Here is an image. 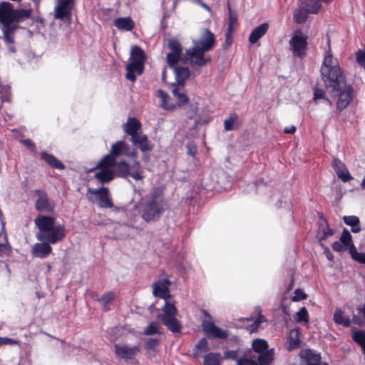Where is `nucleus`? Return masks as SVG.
Wrapping results in <instances>:
<instances>
[{
	"label": "nucleus",
	"mask_w": 365,
	"mask_h": 365,
	"mask_svg": "<svg viewBox=\"0 0 365 365\" xmlns=\"http://www.w3.org/2000/svg\"><path fill=\"white\" fill-rule=\"evenodd\" d=\"M168 280L159 281L153 284V294L164 299L162 307L163 313L158 315V319L162 322L167 329L173 333H180L182 325L177 319L178 312L175 307V301L171 298L168 284Z\"/></svg>",
	"instance_id": "f257e3e1"
},
{
	"label": "nucleus",
	"mask_w": 365,
	"mask_h": 365,
	"mask_svg": "<svg viewBox=\"0 0 365 365\" xmlns=\"http://www.w3.org/2000/svg\"><path fill=\"white\" fill-rule=\"evenodd\" d=\"M327 46V49L324 53L320 72L326 88H331L332 94L335 95L338 94L339 91L345 86L346 78L339 66L338 59L332 54L329 38Z\"/></svg>",
	"instance_id": "f03ea898"
},
{
	"label": "nucleus",
	"mask_w": 365,
	"mask_h": 365,
	"mask_svg": "<svg viewBox=\"0 0 365 365\" xmlns=\"http://www.w3.org/2000/svg\"><path fill=\"white\" fill-rule=\"evenodd\" d=\"M31 9H14L7 1L0 4V24L4 40L9 43H15L14 34L18 29V23L30 17Z\"/></svg>",
	"instance_id": "7ed1b4c3"
},
{
	"label": "nucleus",
	"mask_w": 365,
	"mask_h": 365,
	"mask_svg": "<svg viewBox=\"0 0 365 365\" xmlns=\"http://www.w3.org/2000/svg\"><path fill=\"white\" fill-rule=\"evenodd\" d=\"M194 46L186 50L187 61L191 67H202L210 61L205 53L212 49L215 44L214 34L207 29H203L200 38L193 41Z\"/></svg>",
	"instance_id": "20e7f679"
},
{
	"label": "nucleus",
	"mask_w": 365,
	"mask_h": 365,
	"mask_svg": "<svg viewBox=\"0 0 365 365\" xmlns=\"http://www.w3.org/2000/svg\"><path fill=\"white\" fill-rule=\"evenodd\" d=\"M137 156L135 149L131 148L125 141L119 140L112 145L110 153L101 159V163L115 165L118 175L127 177L130 174V165L125 160L118 161V159L121 157H128L135 160Z\"/></svg>",
	"instance_id": "39448f33"
},
{
	"label": "nucleus",
	"mask_w": 365,
	"mask_h": 365,
	"mask_svg": "<svg viewBox=\"0 0 365 365\" xmlns=\"http://www.w3.org/2000/svg\"><path fill=\"white\" fill-rule=\"evenodd\" d=\"M34 223L38 229L36 237L38 241L56 244L66 236L65 227L56 224V218L53 217L39 215L34 220Z\"/></svg>",
	"instance_id": "423d86ee"
},
{
	"label": "nucleus",
	"mask_w": 365,
	"mask_h": 365,
	"mask_svg": "<svg viewBox=\"0 0 365 365\" xmlns=\"http://www.w3.org/2000/svg\"><path fill=\"white\" fill-rule=\"evenodd\" d=\"M138 210L145 222H155L160 219L165 211V202L163 196L158 191H154L142 198Z\"/></svg>",
	"instance_id": "0eeeda50"
},
{
	"label": "nucleus",
	"mask_w": 365,
	"mask_h": 365,
	"mask_svg": "<svg viewBox=\"0 0 365 365\" xmlns=\"http://www.w3.org/2000/svg\"><path fill=\"white\" fill-rule=\"evenodd\" d=\"M145 56L144 51L138 46L131 48L130 63L126 66V78L135 81V73L140 75L143 71Z\"/></svg>",
	"instance_id": "6e6552de"
},
{
	"label": "nucleus",
	"mask_w": 365,
	"mask_h": 365,
	"mask_svg": "<svg viewBox=\"0 0 365 365\" xmlns=\"http://www.w3.org/2000/svg\"><path fill=\"white\" fill-rule=\"evenodd\" d=\"M253 351L257 354V361L260 365H269L274 359V349H268V344L266 340L257 339L252 341Z\"/></svg>",
	"instance_id": "1a4fd4ad"
},
{
	"label": "nucleus",
	"mask_w": 365,
	"mask_h": 365,
	"mask_svg": "<svg viewBox=\"0 0 365 365\" xmlns=\"http://www.w3.org/2000/svg\"><path fill=\"white\" fill-rule=\"evenodd\" d=\"M86 197L92 202H94L98 199V205L101 208H111L113 207L109 195V190L107 187H103L100 189L88 188Z\"/></svg>",
	"instance_id": "9d476101"
},
{
	"label": "nucleus",
	"mask_w": 365,
	"mask_h": 365,
	"mask_svg": "<svg viewBox=\"0 0 365 365\" xmlns=\"http://www.w3.org/2000/svg\"><path fill=\"white\" fill-rule=\"evenodd\" d=\"M307 36L301 30H297L289 40V46L294 56L300 58L306 56Z\"/></svg>",
	"instance_id": "9b49d317"
},
{
	"label": "nucleus",
	"mask_w": 365,
	"mask_h": 365,
	"mask_svg": "<svg viewBox=\"0 0 365 365\" xmlns=\"http://www.w3.org/2000/svg\"><path fill=\"white\" fill-rule=\"evenodd\" d=\"M332 248L336 252H342L349 250L351 258L354 259V252H357L353 244L350 232L344 229L341 235L339 241H336L332 245Z\"/></svg>",
	"instance_id": "f8f14e48"
},
{
	"label": "nucleus",
	"mask_w": 365,
	"mask_h": 365,
	"mask_svg": "<svg viewBox=\"0 0 365 365\" xmlns=\"http://www.w3.org/2000/svg\"><path fill=\"white\" fill-rule=\"evenodd\" d=\"M97 168H100V170L96 172L94 176L101 183L108 182L114 178L115 173L118 175L115 165L101 163V160L98 163Z\"/></svg>",
	"instance_id": "ddd939ff"
},
{
	"label": "nucleus",
	"mask_w": 365,
	"mask_h": 365,
	"mask_svg": "<svg viewBox=\"0 0 365 365\" xmlns=\"http://www.w3.org/2000/svg\"><path fill=\"white\" fill-rule=\"evenodd\" d=\"M74 0H56L54 8V17L56 19L63 20L70 18Z\"/></svg>",
	"instance_id": "4468645a"
},
{
	"label": "nucleus",
	"mask_w": 365,
	"mask_h": 365,
	"mask_svg": "<svg viewBox=\"0 0 365 365\" xmlns=\"http://www.w3.org/2000/svg\"><path fill=\"white\" fill-rule=\"evenodd\" d=\"M334 96H339L336 108L341 111L346 108L351 102L353 99V88L345 83V86L339 91V93Z\"/></svg>",
	"instance_id": "2eb2a0df"
},
{
	"label": "nucleus",
	"mask_w": 365,
	"mask_h": 365,
	"mask_svg": "<svg viewBox=\"0 0 365 365\" xmlns=\"http://www.w3.org/2000/svg\"><path fill=\"white\" fill-rule=\"evenodd\" d=\"M202 328L203 331L208 336L212 338L225 339L228 336L227 331L220 329L210 321L203 320L202 322Z\"/></svg>",
	"instance_id": "dca6fc26"
},
{
	"label": "nucleus",
	"mask_w": 365,
	"mask_h": 365,
	"mask_svg": "<svg viewBox=\"0 0 365 365\" xmlns=\"http://www.w3.org/2000/svg\"><path fill=\"white\" fill-rule=\"evenodd\" d=\"M331 166L338 178L343 182H346L353 179L352 175L348 170L346 165L338 158H334Z\"/></svg>",
	"instance_id": "f3484780"
},
{
	"label": "nucleus",
	"mask_w": 365,
	"mask_h": 365,
	"mask_svg": "<svg viewBox=\"0 0 365 365\" xmlns=\"http://www.w3.org/2000/svg\"><path fill=\"white\" fill-rule=\"evenodd\" d=\"M115 354L124 359H133L140 352L138 346H128L125 344H115Z\"/></svg>",
	"instance_id": "a211bd4d"
},
{
	"label": "nucleus",
	"mask_w": 365,
	"mask_h": 365,
	"mask_svg": "<svg viewBox=\"0 0 365 365\" xmlns=\"http://www.w3.org/2000/svg\"><path fill=\"white\" fill-rule=\"evenodd\" d=\"M301 358L307 365H329L328 363L321 361V356L312 349H305L300 353Z\"/></svg>",
	"instance_id": "6ab92c4d"
},
{
	"label": "nucleus",
	"mask_w": 365,
	"mask_h": 365,
	"mask_svg": "<svg viewBox=\"0 0 365 365\" xmlns=\"http://www.w3.org/2000/svg\"><path fill=\"white\" fill-rule=\"evenodd\" d=\"M40 242H37L33 245L31 253L34 257L44 259L51 253L52 247L49 245L51 244L50 242L45 241Z\"/></svg>",
	"instance_id": "aec40b11"
},
{
	"label": "nucleus",
	"mask_w": 365,
	"mask_h": 365,
	"mask_svg": "<svg viewBox=\"0 0 365 365\" xmlns=\"http://www.w3.org/2000/svg\"><path fill=\"white\" fill-rule=\"evenodd\" d=\"M37 193L38 197L36 202V209L38 211L53 212L54 204L49 201L47 194L42 191H37Z\"/></svg>",
	"instance_id": "412c9836"
},
{
	"label": "nucleus",
	"mask_w": 365,
	"mask_h": 365,
	"mask_svg": "<svg viewBox=\"0 0 365 365\" xmlns=\"http://www.w3.org/2000/svg\"><path fill=\"white\" fill-rule=\"evenodd\" d=\"M133 145L138 148L142 152L150 151L153 149V144L148 140L147 135L140 132V134L130 138Z\"/></svg>",
	"instance_id": "4be33fe9"
},
{
	"label": "nucleus",
	"mask_w": 365,
	"mask_h": 365,
	"mask_svg": "<svg viewBox=\"0 0 365 365\" xmlns=\"http://www.w3.org/2000/svg\"><path fill=\"white\" fill-rule=\"evenodd\" d=\"M123 128L124 132L133 138L141 132V123L135 118H128Z\"/></svg>",
	"instance_id": "5701e85b"
},
{
	"label": "nucleus",
	"mask_w": 365,
	"mask_h": 365,
	"mask_svg": "<svg viewBox=\"0 0 365 365\" xmlns=\"http://www.w3.org/2000/svg\"><path fill=\"white\" fill-rule=\"evenodd\" d=\"M299 329H293L289 331L287 341V349L289 351L297 349L300 346Z\"/></svg>",
	"instance_id": "b1692460"
},
{
	"label": "nucleus",
	"mask_w": 365,
	"mask_h": 365,
	"mask_svg": "<svg viewBox=\"0 0 365 365\" xmlns=\"http://www.w3.org/2000/svg\"><path fill=\"white\" fill-rule=\"evenodd\" d=\"M268 29L269 24L267 23L262 24L255 28L249 36L250 43L252 44L257 43L267 33Z\"/></svg>",
	"instance_id": "393cba45"
},
{
	"label": "nucleus",
	"mask_w": 365,
	"mask_h": 365,
	"mask_svg": "<svg viewBox=\"0 0 365 365\" xmlns=\"http://www.w3.org/2000/svg\"><path fill=\"white\" fill-rule=\"evenodd\" d=\"M114 26L120 31H132L135 27V23L130 17H120L113 22Z\"/></svg>",
	"instance_id": "a878e982"
},
{
	"label": "nucleus",
	"mask_w": 365,
	"mask_h": 365,
	"mask_svg": "<svg viewBox=\"0 0 365 365\" xmlns=\"http://www.w3.org/2000/svg\"><path fill=\"white\" fill-rule=\"evenodd\" d=\"M41 158L53 168L58 170L65 169V165H63V163L58 160L55 156H53L51 154L43 151L41 153Z\"/></svg>",
	"instance_id": "bb28decb"
},
{
	"label": "nucleus",
	"mask_w": 365,
	"mask_h": 365,
	"mask_svg": "<svg viewBox=\"0 0 365 365\" xmlns=\"http://www.w3.org/2000/svg\"><path fill=\"white\" fill-rule=\"evenodd\" d=\"M309 14H317L321 9L320 0H299Z\"/></svg>",
	"instance_id": "cd10ccee"
},
{
	"label": "nucleus",
	"mask_w": 365,
	"mask_h": 365,
	"mask_svg": "<svg viewBox=\"0 0 365 365\" xmlns=\"http://www.w3.org/2000/svg\"><path fill=\"white\" fill-rule=\"evenodd\" d=\"M333 320L336 324L343 325L344 327L351 326L352 319L349 317L344 316L343 312L341 309H336L333 317Z\"/></svg>",
	"instance_id": "c85d7f7f"
},
{
	"label": "nucleus",
	"mask_w": 365,
	"mask_h": 365,
	"mask_svg": "<svg viewBox=\"0 0 365 365\" xmlns=\"http://www.w3.org/2000/svg\"><path fill=\"white\" fill-rule=\"evenodd\" d=\"M344 222L351 227V232L358 233L361 231L359 225V219L354 215L344 216L343 217Z\"/></svg>",
	"instance_id": "c756f323"
},
{
	"label": "nucleus",
	"mask_w": 365,
	"mask_h": 365,
	"mask_svg": "<svg viewBox=\"0 0 365 365\" xmlns=\"http://www.w3.org/2000/svg\"><path fill=\"white\" fill-rule=\"evenodd\" d=\"M115 297V294L113 292H108L103 294L101 297H100L98 301L101 304V305L103 307L105 311H108L110 309V305L113 302Z\"/></svg>",
	"instance_id": "7c9ffc66"
},
{
	"label": "nucleus",
	"mask_w": 365,
	"mask_h": 365,
	"mask_svg": "<svg viewBox=\"0 0 365 365\" xmlns=\"http://www.w3.org/2000/svg\"><path fill=\"white\" fill-rule=\"evenodd\" d=\"M221 361L220 353L210 352L204 356L203 365H221Z\"/></svg>",
	"instance_id": "2f4dec72"
},
{
	"label": "nucleus",
	"mask_w": 365,
	"mask_h": 365,
	"mask_svg": "<svg viewBox=\"0 0 365 365\" xmlns=\"http://www.w3.org/2000/svg\"><path fill=\"white\" fill-rule=\"evenodd\" d=\"M175 74L176 81L178 83L183 84L184 81L190 76V70L186 67L175 66L173 68Z\"/></svg>",
	"instance_id": "473e14b6"
},
{
	"label": "nucleus",
	"mask_w": 365,
	"mask_h": 365,
	"mask_svg": "<svg viewBox=\"0 0 365 365\" xmlns=\"http://www.w3.org/2000/svg\"><path fill=\"white\" fill-rule=\"evenodd\" d=\"M308 11L302 5L294 12V19L297 24H302L306 21L308 17Z\"/></svg>",
	"instance_id": "72a5a7b5"
},
{
	"label": "nucleus",
	"mask_w": 365,
	"mask_h": 365,
	"mask_svg": "<svg viewBox=\"0 0 365 365\" xmlns=\"http://www.w3.org/2000/svg\"><path fill=\"white\" fill-rule=\"evenodd\" d=\"M225 130L226 131L236 130L239 126L238 116L236 114H232L224 121Z\"/></svg>",
	"instance_id": "f704fd0d"
},
{
	"label": "nucleus",
	"mask_w": 365,
	"mask_h": 365,
	"mask_svg": "<svg viewBox=\"0 0 365 365\" xmlns=\"http://www.w3.org/2000/svg\"><path fill=\"white\" fill-rule=\"evenodd\" d=\"M209 350L208 344L205 338H202L196 344L193 349L194 356H198L200 352H206Z\"/></svg>",
	"instance_id": "c9c22d12"
},
{
	"label": "nucleus",
	"mask_w": 365,
	"mask_h": 365,
	"mask_svg": "<svg viewBox=\"0 0 365 365\" xmlns=\"http://www.w3.org/2000/svg\"><path fill=\"white\" fill-rule=\"evenodd\" d=\"M352 322L359 326H365V305L357 309V314L352 317Z\"/></svg>",
	"instance_id": "e433bc0d"
},
{
	"label": "nucleus",
	"mask_w": 365,
	"mask_h": 365,
	"mask_svg": "<svg viewBox=\"0 0 365 365\" xmlns=\"http://www.w3.org/2000/svg\"><path fill=\"white\" fill-rule=\"evenodd\" d=\"M294 319L295 322L301 323L309 322V314L306 307H302L299 312L294 315Z\"/></svg>",
	"instance_id": "4c0bfd02"
},
{
	"label": "nucleus",
	"mask_w": 365,
	"mask_h": 365,
	"mask_svg": "<svg viewBox=\"0 0 365 365\" xmlns=\"http://www.w3.org/2000/svg\"><path fill=\"white\" fill-rule=\"evenodd\" d=\"M158 96L160 98V106L165 110H173L175 108V106H168L167 105V101L169 98V96L167 93H165L162 90L158 91Z\"/></svg>",
	"instance_id": "58836bf2"
},
{
	"label": "nucleus",
	"mask_w": 365,
	"mask_h": 365,
	"mask_svg": "<svg viewBox=\"0 0 365 365\" xmlns=\"http://www.w3.org/2000/svg\"><path fill=\"white\" fill-rule=\"evenodd\" d=\"M143 334L147 336L155 334H160V331L159 324L157 322H152L149 323L147 328L144 330Z\"/></svg>",
	"instance_id": "ea45409f"
},
{
	"label": "nucleus",
	"mask_w": 365,
	"mask_h": 365,
	"mask_svg": "<svg viewBox=\"0 0 365 365\" xmlns=\"http://www.w3.org/2000/svg\"><path fill=\"white\" fill-rule=\"evenodd\" d=\"M0 99L2 101L9 102L11 99L10 86L8 85H0Z\"/></svg>",
	"instance_id": "a19ab883"
},
{
	"label": "nucleus",
	"mask_w": 365,
	"mask_h": 365,
	"mask_svg": "<svg viewBox=\"0 0 365 365\" xmlns=\"http://www.w3.org/2000/svg\"><path fill=\"white\" fill-rule=\"evenodd\" d=\"M168 48L170 49V53L182 54V48L181 44L175 39L168 40Z\"/></svg>",
	"instance_id": "79ce46f5"
},
{
	"label": "nucleus",
	"mask_w": 365,
	"mask_h": 365,
	"mask_svg": "<svg viewBox=\"0 0 365 365\" xmlns=\"http://www.w3.org/2000/svg\"><path fill=\"white\" fill-rule=\"evenodd\" d=\"M172 93L173 96L176 98L178 101V103L181 106L186 103L188 101V98L184 93L180 91L179 88H175L173 89Z\"/></svg>",
	"instance_id": "37998d69"
},
{
	"label": "nucleus",
	"mask_w": 365,
	"mask_h": 365,
	"mask_svg": "<svg viewBox=\"0 0 365 365\" xmlns=\"http://www.w3.org/2000/svg\"><path fill=\"white\" fill-rule=\"evenodd\" d=\"M182 54L175 53H168L166 56L167 63L170 67L174 68L175 65L179 61L180 56Z\"/></svg>",
	"instance_id": "c03bdc74"
},
{
	"label": "nucleus",
	"mask_w": 365,
	"mask_h": 365,
	"mask_svg": "<svg viewBox=\"0 0 365 365\" xmlns=\"http://www.w3.org/2000/svg\"><path fill=\"white\" fill-rule=\"evenodd\" d=\"M265 321V318L262 314H259L253 324L250 326V331L253 332L256 331L259 327V324Z\"/></svg>",
	"instance_id": "a18cd8bd"
},
{
	"label": "nucleus",
	"mask_w": 365,
	"mask_h": 365,
	"mask_svg": "<svg viewBox=\"0 0 365 365\" xmlns=\"http://www.w3.org/2000/svg\"><path fill=\"white\" fill-rule=\"evenodd\" d=\"M326 98H327V96H326L325 92L322 89H320V88L315 89L314 93L313 99L316 104L319 103V101L320 99H322L323 101H324V99Z\"/></svg>",
	"instance_id": "49530a36"
},
{
	"label": "nucleus",
	"mask_w": 365,
	"mask_h": 365,
	"mask_svg": "<svg viewBox=\"0 0 365 365\" xmlns=\"http://www.w3.org/2000/svg\"><path fill=\"white\" fill-rule=\"evenodd\" d=\"M11 253V246L9 242L0 243V257L9 256Z\"/></svg>",
	"instance_id": "de8ad7c7"
},
{
	"label": "nucleus",
	"mask_w": 365,
	"mask_h": 365,
	"mask_svg": "<svg viewBox=\"0 0 365 365\" xmlns=\"http://www.w3.org/2000/svg\"><path fill=\"white\" fill-rule=\"evenodd\" d=\"M307 298V294L301 289H297L294 291V295L292 297V302H300Z\"/></svg>",
	"instance_id": "09e8293b"
},
{
	"label": "nucleus",
	"mask_w": 365,
	"mask_h": 365,
	"mask_svg": "<svg viewBox=\"0 0 365 365\" xmlns=\"http://www.w3.org/2000/svg\"><path fill=\"white\" fill-rule=\"evenodd\" d=\"M237 365H260L259 361L250 359H240L237 360Z\"/></svg>",
	"instance_id": "8fccbe9b"
},
{
	"label": "nucleus",
	"mask_w": 365,
	"mask_h": 365,
	"mask_svg": "<svg viewBox=\"0 0 365 365\" xmlns=\"http://www.w3.org/2000/svg\"><path fill=\"white\" fill-rule=\"evenodd\" d=\"M356 61L365 70V50L358 51L356 53Z\"/></svg>",
	"instance_id": "3c124183"
},
{
	"label": "nucleus",
	"mask_w": 365,
	"mask_h": 365,
	"mask_svg": "<svg viewBox=\"0 0 365 365\" xmlns=\"http://www.w3.org/2000/svg\"><path fill=\"white\" fill-rule=\"evenodd\" d=\"M354 260L365 264V253L354 252Z\"/></svg>",
	"instance_id": "603ef678"
},
{
	"label": "nucleus",
	"mask_w": 365,
	"mask_h": 365,
	"mask_svg": "<svg viewBox=\"0 0 365 365\" xmlns=\"http://www.w3.org/2000/svg\"><path fill=\"white\" fill-rule=\"evenodd\" d=\"M333 233V230L330 229L327 225H326L325 227L322 228V235L320 237V240H324L327 239L328 237L332 235Z\"/></svg>",
	"instance_id": "864d4df0"
},
{
	"label": "nucleus",
	"mask_w": 365,
	"mask_h": 365,
	"mask_svg": "<svg viewBox=\"0 0 365 365\" xmlns=\"http://www.w3.org/2000/svg\"><path fill=\"white\" fill-rule=\"evenodd\" d=\"M238 353L236 350L225 351V358L236 359L237 358Z\"/></svg>",
	"instance_id": "5fc2aeb1"
},
{
	"label": "nucleus",
	"mask_w": 365,
	"mask_h": 365,
	"mask_svg": "<svg viewBox=\"0 0 365 365\" xmlns=\"http://www.w3.org/2000/svg\"><path fill=\"white\" fill-rule=\"evenodd\" d=\"M2 341L4 344H10V345H18L19 344V341L9 338V337H2Z\"/></svg>",
	"instance_id": "6e6d98bb"
},
{
	"label": "nucleus",
	"mask_w": 365,
	"mask_h": 365,
	"mask_svg": "<svg viewBox=\"0 0 365 365\" xmlns=\"http://www.w3.org/2000/svg\"><path fill=\"white\" fill-rule=\"evenodd\" d=\"M158 344V340L155 339H150L146 341V347L152 349Z\"/></svg>",
	"instance_id": "4d7b16f0"
},
{
	"label": "nucleus",
	"mask_w": 365,
	"mask_h": 365,
	"mask_svg": "<svg viewBox=\"0 0 365 365\" xmlns=\"http://www.w3.org/2000/svg\"><path fill=\"white\" fill-rule=\"evenodd\" d=\"M322 247L324 249V255H326L327 258L329 261H332L334 259V255H332V253L331 252L329 249L327 247H325L324 245H322Z\"/></svg>",
	"instance_id": "13d9d810"
},
{
	"label": "nucleus",
	"mask_w": 365,
	"mask_h": 365,
	"mask_svg": "<svg viewBox=\"0 0 365 365\" xmlns=\"http://www.w3.org/2000/svg\"><path fill=\"white\" fill-rule=\"evenodd\" d=\"M0 222H1V232L4 233V238L7 240V235L5 231V222L4 221L3 213L1 210H0Z\"/></svg>",
	"instance_id": "bf43d9fd"
},
{
	"label": "nucleus",
	"mask_w": 365,
	"mask_h": 365,
	"mask_svg": "<svg viewBox=\"0 0 365 365\" xmlns=\"http://www.w3.org/2000/svg\"><path fill=\"white\" fill-rule=\"evenodd\" d=\"M128 175L132 176L136 180H139L142 178L140 173L137 170L132 171L130 169V174Z\"/></svg>",
	"instance_id": "052dcab7"
},
{
	"label": "nucleus",
	"mask_w": 365,
	"mask_h": 365,
	"mask_svg": "<svg viewBox=\"0 0 365 365\" xmlns=\"http://www.w3.org/2000/svg\"><path fill=\"white\" fill-rule=\"evenodd\" d=\"M22 143L30 150H34L35 149V145L30 140H24Z\"/></svg>",
	"instance_id": "680f3d73"
},
{
	"label": "nucleus",
	"mask_w": 365,
	"mask_h": 365,
	"mask_svg": "<svg viewBox=\"0 0 365 365\" xmlns=\"http://www.w3.org/2000/svg\"><path fill=\"white\" fill-rule=\"evenodd\" d=\"M296 131V127L294 125H290L288 127L284 128V132L287 134H292L295 133Z\"/></svg>",
	"instance_id": "e2e57ef3"
},
{
	"label": "nucleus",
	"mask_w": 365,
	"mask_h": 365,
	"mask_svg": "<svg viewBox=\"0 0 365 365\" xmlns=\"http://www.w3.org/2000/svg\"><path fill=\"white\" fill-rule=\"evenodd\" d=\"M194 2L198 3L202 7L205 9L207 11H210V8L208 5L202 2L201 0H192Z\"/></svg>",
	"instance_id": "0e129e2a"
},
{
	"label": "nucleus",
	"mask_w": 365,
	"mask_h": 365,
	"mask_svg": "<svg viewBox=\"0 0 365 365\" xmlns=\"http://www.w3.org/2000/svg\"><path fill=\"white\" fill-rule=\"evenodd\" d=\"M235 22V19L232 17H230V22H229V26H228V30L230 32H232V24H234Z\"/></svg>",
	"instance_id": "69168bd1"
},
{
	"label": "nucleus",
	"mask_w": 365,
	"mask_h": 365,
	"mask_svg": "<svg viewBox=\"0 0 365 365\" xmlns=\"http://www.w3.org/2000/svg\"><path fill=\"white\" fill-rule=\"evenodd\" d=\"M330 108L332 107L333 103L327 97L324 101Z\"/></svg>",
	"instance_id": "338daca9"
},
{
	"label": "nucleus",
	"mask_w": 365,
	"mask_h": 365,
	"mask_svg": "<svg viewBox=\"0 0 365 365\" xmlns=\"http://www.w3.org/2000/svg\"><path fill=\"white\" fill-rule=\"evenodd\" d=\"M361 187L363 189V190H365V175H364V177L362 180V182L361 183Z\"/></svg>",
	"instance_id": "774afa93"
}]
</instances>
